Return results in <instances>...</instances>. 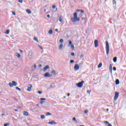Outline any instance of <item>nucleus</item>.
<instances>
[{
  "instance_id": "35",
  "label": "nucleus",
  "mask_w": 126,
  "mask_h": 126,
  "mask_svg": "<svg viewBox=\"0 0 126 126\" xmlns=\"http://www.w3.org/2000/svg\"><path fill=\"white\" fill-rule=\"evenodd\" d=\"M87 93L88 94H90V93H91V90H87Z\"/></svg>"
},
{
  "instance_id": "53",
  "label": "nucleus",
  "mask_w": 126,
  "mask_h": 126,
  "mask_svg": "<svg viewBox=\"0 0 126 126\" xmlns=\"http://www.w3.org/2000/svg\"><path fill=\"white\" fill-rule=\"evenodd\" d=\"M38 66L39 67H42V64H40Z\"/></svg>"
},
{
  "instance_id": "55",
  "label": "nucleus",
  "mask_w": 126,
  "mask_h": 126,
  "mask_svg": "<svg viewBox=\"0 0 126 126\" xmlns=\"http://www.w3.org/2000/svg\"><path fill=\"white\" fill-rule=\"evenodd\" d=\"M50 15H49V14L47 15V17H48V18H50Z\"/></svg>"
},
{
  "instance_id": "17",
  "label": "nucleus",
  "mask_w": 126,
  "mask_h": 126,
  "mask_svg": "<svg viewBox=\"0 0 126 126\" xmlns=\"http://www.w3.org/2000/svg\"><path fill=\"white\" fill-rule=\"evenodd\" d=\"M33 40L34 41H36V43H39V40H38V38L37 37H34Z\"/></svg>"
},
{
  "instance_id": "59",
  "label": "nucleus",
  "mask_w": 126,
  "mask_h": 126,
  "mask_svg": "<svg viewBox=\"0 0 126 126\" xmlns=\"http://www.w3.org/2000/svg\"><path fill=\"white\" fill-rule=\"evenodd\" d=\"M18 109H21V106H18Z\"/></svg>"
},
{
  "instance_id": "26",
  "label": "nucleus",
  "mask_w": 126,
  "mask_h": 126,
  "mask_svg": "<svg viewBox=\"0 0 126 126\" xmlns=\"http://www.w3.org/2000/svg\"><path fill=\"white\" fill-rule=\"evenodd\" d=\"M40 118L42 120H44V119H45V115H42L40 116Z\"/></svg>"
},
{
  "instance_id": "16",
  "label": "nucleus",
  "mask_w": 126,
  "mask_h": 126,
  "mask_svg": "<svg viewBox=\"0 0 126 126\" xmlns=\"http://www.w3.org/2000/svg\"><path fill=\"white\" fill-rule=\"evenodd\" d=\"M115 83L116 85H119V84H120V80H119V79H116L115 81Z\"/></svg>"
},
{
  "instance_id": "57",
  "label": "nucleus",
  "mask_w": 126,
  "mask_h": 126,
  "mask_svg": "<svg viewBox=\"0 0 126 126\" xmlns=\"http://www.w3.org/2000/svg\"><path fill=\"white\" fill-rule=\"evenodd\" d=\"M70 93L67 94V96H70Z\"/></svg>"
},
{
  "instance_id": "9",
  "label": "nucleus",
  "mask_w": 126,
  "mask_h": 126,
  "mask_svg": "<svg viewBox=\"0 0 126 126\" xmlns=\"http://www.w3.org/2000/svg\"><path fill=\"white\" fill-rule=\"evenodd\" d=\"M74 69H75V70H78V69H79V65H78V64H75Z\"/></svg>"
},
{
  "instance_id": "47",
  "label": "nucleus",
  "mask_w": 126,
  "mask_h": 126,
  "mask_svg": "<svg viewBox=\"0 0 126 126\" xmlns=\"http://www.w3.org/2000/svg\"><path fill=\"white\" fill-rule=\"evenodd\" d=\"M52 8H53V9H55V8H56V5H53L52 6Z\"/></svg>"
},
{
  "instance_id": "4",
  "label": "nucleus",
  "mask_w": 126,
  "mask_h": 126,
  "mask_svg": "<svg viewBox=\"0 0 126 126\" xmlns=\"http://www.w3.org/2000/svg\"><path fill=\"white\" fill-rule=\"evenodd\" d=\"M68 47H71V49H74V45H73V44H72V42L71 41V40H69L68 41Z\"/></svg>"
},
{
  "instance_id": "28",
  "label": "nucleus",
  "mask_w": 126,
  "mask_h": 126,
  "mask_svg": "<svg viewBox=\"0 0 126 126\" xmlns=\"http://www.w3.org/2000/svg\"><path fill=\"white\" fill-rule=\"evenodd\" d=\"M73 121H74V122H76V123H78V122H77V120H76V119L75 118V117L73 118L72 119Z\"/></svg>"
},
{
  "instance_id": "10",
  "label": "nucleus",
  "mask_w": 126,
  "mask_h": 126,
  "mask_svg": "<svg viewBox=\"0 0 126 126\" xmlns=\"http://www.w3.org/2000/svg\"><path fill=\"white\" fill-rule=\"evenodd\" d=\"M49 68H50V65H47L43 68V71L45 72L46 71V70H47V69H49Z\"/></svg>"
},
{
  "instance_id": "64",
  "label": "nucleus",
  "mask_w": 126,
  "mask_h": 126,
  "mask_svg": "<svg viewBox=\"0 0 126 126\" xmlns=\"http://www.w3.org/2000/svg\"><path fill=\"white\" fill-rule=\"evenodd\" d=\"M1 116H5V114H2Z\"/></svg>"
},
{
  "instance_id": "33",
  "label": "nucleus",
  "mask_w": 126,
  "mask_h": 126,
  "mask_svg": "<svg viewBox=\"0 0 126 126\" xmlns=\"http://www.w3.org/2000/svg\"><path fill=\"white\" fill-rule=\"evenodd\" d=\"M60 43H63V39H60L59 41Z\"/></svg>"
},
{
  "instance_id": "62",
  "label": "nucleus",
  "mask_w": 126,
  "mask_h": 126,
  "mask_svg": "<svg viewBox=\"0 0 126 126\" xmlns=\"http://www.w3.org/2000/svg\"><path fill=\"white\" fill-rule=\"evenodd\" d=\"M63 99H65V98H66V97L65 96H63Z\"/></svg>"
},
{
  "instance_id": "21",
  "label": "nucleus",
  "mask_w": 126,
  "mask_h": 126,
  "mask_svg": "<svg viewBox=\"0 0 126 126\" xmlns=\"http://www.w3.org/2000/svg\"><path fill=\"white\" fill-rule=\"evenodd\" d=\"M49 34H50V35H52V34H53V30L50 29L49 32H48Z\"/></svg>"
},
{
  "instance_id": "30",
  "label": "nucleus",
  "mask_w": 126,
  "mask_h": 126,
  "mask_svg": "<svg viewBox=\"0 0 126 126\" xmlns=\"http://www.w3.org/2000/svg\"><path fill=\"white\" fill-rule=\"evenodd\" d=\"M16 90H18L19 91H21V89L19 88L18 87H16Z\"/></svg>"
},
{
  "instance_id": "27",
  "label": "nucleus",
  "mask_w": 126,
  "mask_h": 126,
  "mask_svg": "<svg viewBox=\"0 0 126 126\" xmlns=\"http://www.w3.org/2000/svg\"><path fill=\"white\" fill-rule=\"evenodd\" d=\"M9 86H10V87H13V85L12 83H9Z\"/></svg>"
},
{
  "instance_id": "37",
  "label": "nucleus",
  "mask_w": 126,
  "mask_h": 126,
  "mask_svg": "<svg viewBox=\"0 0 126 126\" xmlns=\"http://www.w3.org/2000/svg\"><path fill=\"white\" fill-rule=\"evenodd\" d=\"M20 3H22L23 2V0H18Z\"/></svg>"
},
{
  "instance_id": "31",
  "label": "nucleus",
  "mask_w": 126,
  "mask_h": 126,
  "mask_svg": "<svg viewBox=\"0 0 126 126\" xmlns=\"http://www.w3.org/2000/svg\"><path fill=\"white\" fill-rule=\"evenodd\" d=\"M16 56H17L18 58H20L21 57V55L18 53H16Z\"/></svg>"
},
{
  "instance_id": "43",
  "label": "nucleus",
  "mask_w": 126,
  "mask_h": 126,
  "mask_svg": "<svg viewBox=\"0 0 126 126\" xmlns=\"http://www.w3.org/2000/svg\"><path fill=\"white\" fill-rule=\"evenodd\" d=\"M71 56H72V57H74V53L73 52L71 53Z\"/></svg>"
},
{
  "instance_id": "5",
  "label": "nucleus",
  "mask_w": 126,
  "mask_h": 126,
  "mask_svg": "<svg viewBox=\"0 0 126 126\" xmlns=\"http://www.w3.org/2000/svg\"><path fill=\"white\" fill-rule=\"evenodd\" d=\"M119 92H116L115 93V96H114V101H117V100L118 99V98H119Z\"/></svg>"
},
{
  "instance_id": "63",
  "label": "nucleus",
  "mask_w": 126,
  "mask_h": 126,
  "mask_svg": "<svg viewBox=\"0 0 126 126\" xmlns=\"http://www.w3.org/2000/svg\"><path fill=\"white\" fill-rule=\"evenodd\" d=\"M36 106H37L38 107H39V106H40V104H36Z\"/></svg>"
},
{
  "instance_id": "24",
  "label": "nucleus",
  "mask_w": 126,
  "mask_h": 126,
  "mask_svg": "<svg viewBox=\"0 0 126 126\" xmlns=\"http://www.w3.org/2000/svg\"><path fill=\"white\" fill-rule=\"evenodd\" d=\"M46 116H52V113H51L50 112H46Z\"/></svg>"
},
{
  "instance_id": "13",
  "label": "nucleus",
  "mask_w": 126,
  "mask_h": 126,
  "mask_svg": "<svg viewBox=\"0 0 126 126\" xmlns=\"http://www.w3.org/2000/svg\"><path fill=\"white\" fill-rule=\"evenodd\" d=\"M12 83L13 84V86H17V83L16 82L13 81Z\"/></svg>"
},
{
  "instance_id": "39",
  "label": "nucleus",
  "mask_w": 126,
  "mask_h": 126,
  "mask_svg": "<svg viewBox=\"0 0 126 126\" xmlns=\"http://www.w3.org/2000/svg\"><path fill=\"white\" fill-rule=\"evenodd\" d=\"M74 63V61L73 60L70 61V63Z\"/></svg>"
},
{
  "instance_id": "61",
  "label": "nucleus",
  "mask_w": 126,
  "mask_h": 126,
  "mask_svg": "<svg viewBox=\"0 0 126 126\" xmlns=\"http://www.w3.org/2000/svg\"><path fill=\"white\" fill-rule=\"evenodd\" d=\"M108 111H109V109H106V112H108Z\"/></svg>"
},
{
  "instance_id": "42",
  "label": "nucleus",
  "mask_w": 126,
  "mask_h": 126,
  "mask_svg": "<svg viewBox=\"0 0 126 126\" xmlns=\"http://www.w3.org/2000/svg\"><path fill=\"white\" fill-rule=\"evenodd\" d=\"M84 113H85V114H88V110H85Z\"/></svg>"
},
{
  "instance_id": "45",
  "label": "nucleus",
  "mask_w": 126,
  "mask_h": 126,
  "mask_svg": "<svg viewBox=\"0 0 126 126\" xmlns=\"http://www.w3.org/2000/svg\"><path fill=\"white\" fill-rule=\"evenodd\" d=\"M9 126V124H8V123H6L5 124H4V126Z\"/></svg>"
},
{
  "instance_id": "20",
  "label": "nucleus",
  "mask_w": 126,
  "mask_h": 126,
  "mask_svg": "<svg viewBox=\"0 0 126 126\" xmlns=\"http://www.w3.org/2000/svg\"><path fill=\"white\" fill-rule=\"evenodd\" d=\"M32 55H33V52L32 51H29V57H32Z\"/></svg>"
},
{
  "instance_id": "22",
  "label": "nucleus",
  "mask_w": 126,
  "mask_h": 126,
  "mask_svg": "<svg viewBox=\"0 0 126 126\" xmlns=\"http://www.w3.org/2000/svg\"><path fill=\"white\" fill-rule=\"evenodd\" d=\"M118 59L117 58V57H114V58H113V62H114V63H117V60Z\"/></svg>"
},
{
  "instance_id": "2",
  "label": "nucleus",
  "mask_w": 126,
  "mask_h": 126,
  "mask_svg": "<svg viewBox=\"0 0 126 126\" xmlns=\"http://www.w3.org/2000/svg\"><path fill=\"white\" fill-rule=\"evenodd\" d=\"M105 43H106V46H105L106 52V55L108 56L110 52V45H109V42H108V41H106L105 42Z\"/></svg>"
},
{
  "instance_id": "1",
  "label": "nucleus",
  "mask_w": 126,
  "mask_h": 126,
  "mask_svg": "<svg viewBox=\"0 0 126 126\" xmlns=\"http://www.w3.org/2000/svg\"><path fill=\"white\" fill-rule=\"evenodd\" d=\"M73 15H74L73 18L71 19L72 22H73V23H74L76 22V21H80V18H79V17H77V12L74 13Z\"/></svg>"
},
{
  "instance_id": "40",
  "label": "nucleus",
  "mask_w": 126,
  "mask_h": 126,
  "mask_svg": "<svg viewBox=\"0 0 126 126\" xmlns=\"http://www.w3.org/2000/svg\"><path fill=\"white\" fill-rule=\"evenodd\" d=\"M40 100H41V101H45V100H46V98H41Z\"/></svg>"
},
{
  "instance_id": "3",
  "label": "nucleus",
  "mask_w": 126,
  "mask_h": 126,
  "mask_svg": "<svg viewBox=\"0 0 126 126\" xmlns=\"http://www.w3.org/2000/svg\"><path fill=\"white\" fill-rule=\"evenodd\" d=\"M83 83H84V81H82L76 84V87H78L79 88H81L82 86H83Z\"/></svg>"
},
{
  "instance_id": "8",
  "label": "nucleus",
  "mask_w": 126,
  "mask_h": 126,
  "mask_svg": "<svg viewBox=\"0 0 126 126\" xmlns=\"http://www.w3.org/2000/svg\"><path fill=\"white\" fill-rule=\"evenodd\" d=\"M48 125H51V126H54V125H57L58 123H57L54 121H52L51 122H49L48 123Z\"/></svg>"
},
{
  "instance_id": "54",
  "label": "nucleus",
  "mask_w": 126,
  "mask_h": 126,
  "mask_svg": "<svg viewBox=\"0 0 126 126\" xmlns=\"http://www.w3.org/2000/svg\"><path fill=\"white\" fill-rule=\"evenodd\" d=\"M55 31H56V32H58V31H59V30H58V29H55Z\"/></svg>"
},
{
  "instance_id": "60",
  "label": "nucleus",
  "mask_w": 126,
  "mask_h": 126,
  "mask_svg": "<svg viewBox=\"0 0 126 126\" xmlns=\"http://www.w3.org/2000/svg\"><path fill=\"white\" fill-rule=\"evenodd\" d=\"M15 112H18V110L17 109H15Z\"/></svg>"
},
{
  "instance_id": "25",
  "label": "nucleus",
  "mask_w": 126,
  "mask_h": 126,
  "mask_svg": "<svg viewBox=\"0 0 126 126\" xmlns=\"http://www.w3.org/2000/svg\"><path fill=\"white\" fill-rule=\"evenodd\" d=\"M101 67H102V63H100L98 65L97 67H98V68H100Z\"/></svg>"
},
{
  "instance_id": "29",
  "label": "nucleus",
  "mask_w": 126,
  "mask_h": 126,
  "mask_svg": "<svg viewBox=\"0 0 126 126\" xmlns=\"http://www.w3.org/2000/svg\"><path fill=\"white\" fill-rule=\"evenodd\" d=\"M5 34H9V30H7L6 31H5Z\"/></svg>"
},
{
  "instance_id": "58",
  "label": "nucleus",
  "mask_w": 126,
  "mask_h": 126,
  "mask_svg": "<svg viewBox=\"0 0 126 126\" xmlns=\"http://www.w3.org/2000/svg\"><path fill=\"white\" fill-rule=\"evenodd\" d=\"M14 99H15V101H18V100H17V99H16V98L14 97Z\"/></svg>"
},
{
  "instance_id": "34",
  "label": "nucleus",
  "mask_w": 126,
  "mask_h": 126,
  "mask_svg": "<svg viewBox=\"0 0 126 126\" xmlns=\"http://www.w3.org/2000/svg\"><path fill=\"white\" fill-rule=\"evenodd\" d=\"M42 92H42V91H38L37 92V93H38V94H39L40 95H41V94H42Z\"/></svg>"
},
{
  "instance_id": "52",
  "label": "nucleus",
  "mask_w": 126,
  "mask_h": 126,
  "mask_svg": "<svg viewBox=\"0 0 126 126\" xmlns=\"http://www.w3.org/2000/svg\"><path fill=\"white\" fill-rule=\"evenodd\" d=\"M80 10H81V9H77V12H80Z\"/></svg>"
},
{
  "instance_id": "51",
  "label": "nucleus",
  "mask_w": 126,
  "mask_h": 126,
  "mask_svg": "<svg viewBox=\"0 0 126 126\" xmlns=\"http://www.w3.org/2000/svg\"><path fill=\"white\" fill-rule=\"evenodd\" d=\"M83 57H84V55H83V54L81 55L80 56L81 58H83Z\"/></svg>"
},
{
  "instance_id": "6",
  "label": "nucleus",
  "mask_w": 126,
  "mask_h": 126,
  "mask_svg": "<svg viewBox=\"0 0 126 126\" xmlns=\"http://www.w3.org/2000/svg\"><path fill=\"white\" fill-rule=\"evenodd\" d=\"M44 77H52L53 75L50 74V73L47 72L44 74Z\"/></svg>"
},
{
  "instance_id": "7",
  "label": "nucleus",
  "mask_w": 126,
  "mask_h": 126,
  "mask_svg": "<svg viewBox=\"0 0 126 126\" xmlns=\"http://www.w3.org/2000/svg\"><path fill=\"white\" fill-rule=\"evenodd\" d=\"M33 87V86L31 84H29L28 86V89H27V91H29V92H31L32 91V88Z\"/></svg>"
},
{
  "instance_id": "14",
  "label": "nucleus",
  "mask_w": 126,
  "mask_h": 126,
  "mask_svg": "<svg viewBox=\"0 0 126 126\" xmlns=\"http://www.w3.org/2000/svg\"><path fill=\"white\" fill-rule=\"evenodd\" d=\"M59 20L60 22H63V16H59Z\"/></svg>"
},
{
  "instance_id": "32",
  "label": "nucleus",
  "mask_w": 126,
  "mask_h": 126,
  "mask_svg": "<svg viewBox=\"0 0 126 126\" xmlns=\"http://www.w3.org/2000/svg\"><path fill=\"white\" fill-rule=\"evenodd\" d=\"M104 124H105V125H109L110 123L108 121H104Z\"/></svg>"
},
{
  "instance_id": "11",
  "label": "nucleus",
  "mask_w": 126,
  "mask_h": 126,
  "mask_svg": "<svg viewBox=\"0 0 126 126\" xmlns=\"http://www.w3.org/2000/svg\"><path fill=\"white\" fill-rule=\"evenodd\" d=\"M94 43V47H95V48H97V47H98V40H95Z\"/></svg>"
},
{
  "instance_id": "18",
  "label": "nucleus",
  "mask_w": 126,
  "mask_h": 126,
  "mask_svg": "<svg viewBox=\"0 0 126 126\" xmlns=\"http://www.w3.org/2000/svg\"><path fill=\"white\" fill-rule=\"evenodd\" d=\"M63 44H61L59 47V49L60 50H62V49H63Z\"/></svg>"
},
{
  "instance_id": "23",
  "label": "nucleus",
  "mask_w": 126,
  "mask_h": 126,
  "mask_svg": "<svg viewBox=\"0 0 126 126\" xmlns=\"http://www.w3.org/2000/svg\"><path fill=\"white\" fill-rule=\"evenodd\" d=\"M51 73H53L54 75H56V71L55 70H52L51 71Z\"/></svg>"
},
{
  "instance_id": "44",
  "label": "nucleus",
  "mask_w": 126,
  "mask_h": 126,
  "mask_svg": "<svg viewBox=\"0 0 126 126\" xmlns=\"http://www.w3.org/2000/svg\"><path fill=\"white\" fill-rule=\"evenodd\" d=\"M81 13H84V10H80V11Z\"/></svg>"
},
{
  "instance_id": "36",
  "label": "nucleus",
  "mask_w": 126,
  "mask_h": 126,
  "mask_svg": "<svg viewBox=\"0 0 126 126\" xmlns=\"http://www.w3.org/2000/svg\"><path fill=\"white\" fill-rule=\"evenodd\" d=\"M113 69L114 71H116L117 70V68L115 66H114L113 67Z\"/></svg>"
},
{
  "instance_id": "49",
  "label": "nucleus",
  "mask_w": 126,
  "mask_h": 126,
  "mask_svg": "<svg viewBox=\"0 0 126 126\" xmlns=\"http://www.w3.org/2000/svg\"><path fill=\"white\" fill-rule=\"evenodd\" d=\"M19 51L21 54H23V51L20 50Z\"/></svg>"
},
{
  "instance_id": "19",
  "label": "nucleus",
  "mask_w": 126,
  "mask_h": 126,
  "mask_svg": "<svg viewBox=\"0 0 126 126\" xmlns=\"http://www.w3.org/2000/svg\"><path fill=\"white\" fill-rule=\"evenodd\" d=\"M23 114H24L25 116H29V113H28V112L24 111Z\"/></svg>"
},
{
  "instance_id": "12",
  "label": "nucleus",
  "mask_w": 126,
  "mask_h": 126,
  "mask_svg": "<svg viewBox=\"0 0 126 126\" xmlns=\"http://www.w3.org/2000/svg\"><path fill=\"white\" fill-rule=\"evenodd\" d=\"M109 71H110L111 73H112V71H113V66H112V64H110Z\"/></svg>"
},
{
  "instance_id": "50",
  "label": "nucleus",
  "mask_w": 126,
  "mask_h": 126,
  "mask_svg": "<svg viewBox=\"0 0 126 126\" xmlns=\"http://www.w3.org/2000/svg\"><path fill=\"white\" fill-rule=\"evenodd\" d=\"M12 14L13 15H15L16 14L15 13V11H13L12 12Z\"/></svg>"
},
{
  "instance_id": "41",
  "label": "nucleus",
  "mask_w": 126,
  "mask_h": 126,
  "mask_svg": "<svg viewBox=\"0 0 126 126\" xmlns=\"http://www.w3.org/2000/svg\"><path fill=\"white\" fill-rule=\"evenodd\" d=\"M44 103H45V101H44L43 100H41L40 102V104H44Z\"/></svg>"
},
{
  "instance_id": "56",
  "label": "nucleus",
  "mask_w": 126,
  "mask_h": 126,
  "mask_svg": "<svg viewBox=\"0 0 126 126\" xmlns=\"http://www.w3.org/2000/svg\"><path fill=\"white\" fill-rule=\"evenodd\" d=\"M43 11H44V12H46V11H47V10H46V9H44L43 10Z\"/></svg>"
},
{
  "instance_id": "38",
  "label": "nucleus",
  "mask_w": 126,
  "mask_h": 126,
  "mask_svg": "<svg viewBox=\"0 0 126 126\" xmlns=\"http://www.w3.org/2000/svg\"><path fill=\"white\" fill-rule=\"evenodd\" d=\"M113 4H116V3H117V1H116V0H113Z\"/></svg>"
},
{
  "instance_id": "48",
  "label": "nucleus",
  "mask_w": 126,
  "mask_h": 126,
  "mask_svg": "<svg viewBox=\"0 0 126 126\" xmlns=\"http://www.w3.org/2000/svg\"><path fill=\"white\" fill-rule=\"evenodd\" d=\"M36 64H34L33 70H35V69H36Z\"/></svg>"
},
{
  "instance_id": "15",
  "label": "nucleus",
  "mask_w": 126,
  "mask_h": 126,
  "mask_svg": "<svg viewBox=\"0 0 126 126\" xmlns=\"http://www.w3.org/2000/svg\"><path fill=\"white\" fill-rule=\"evenodd\" d=\"M26 12H27V13H28L29 14H31V13H32V12L31 11V10L28 9L26 10Z\"/></svg>"
},
{
  "instance_id": "46",
  "label": "nucleus",
  "mask_w": 126,
  "mask_h": 126,
  "mask_svg": "<svg viewBox=\"0 0 126 126\" xmlns=\"http://www.w3.org/2000/svg\"><path fill=\"white\" fill-rule=\"evenodd\" d=\"M38 47L40 48L41 50H43V47H42V46H41L40 45H38Z\"/></svg>"
}]
</instances>
